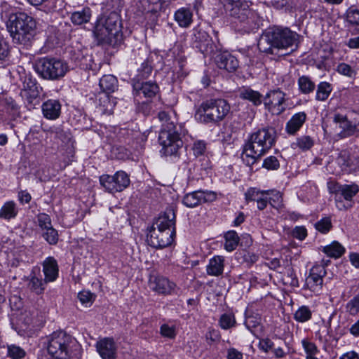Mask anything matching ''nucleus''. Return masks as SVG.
<instances>
[{"mask_svg": "<svg viewBox=\"0 0 359 359\" xmlns=\"http://www.w3.org/2000/svg\"><path fill=\"white\" fill-rule=\"evenodd\" d=\"M134 90L137 94H143L145 97H153L158 91V86L156 83L147 81L144 83H135L133 85Z\"/></svg>", "mask_w": 359, "mask_h": 359, "instance_id": "obj_24", "label": "nucleus"}, {"mask_svg": "<svg viewBox=\"0 0 359 359\" xmlns=\"http://www.w3.org/2000/svg\"><path fill=\"white\" fill-rule=\"evenodd\" d=\"M142 13L145 18L149 19L155 24L158 20V13L163 10L164 0H142Z\"/></svg>", "mask_w": 359, "mask_h": 359, "instance_id": "obj_18", "label": "nucleus"}, {"mask_svg": "<svg viewBox=\"0 0 359 359\" xmlns=\"http://www.w3.org/2000/svg\"><path fill=\"white\" fill-rule=\"evenodd\" d=\"M224 261L222 256H215L210 259L206 269L207 273L214 276L221 275L224 271Z\"/></svg>", "mask_w": 359, "mask_h": 359, "instance_id": "obj_31", "label": "nucleus"}, {"mask_svg": "<svg viewBox=\"0 0 359 359\" xmlns=\"http://www.w3.org/2000/svg\"><path fill=\"white\" fill-rule=\"evenodd\" d=\"M43 271L45 276L44 282H53L58 276V266L57 261L52 257H48L43 263Z\"/></svg>", "mask_w": 359, "mask_h": 359, "instance_id": "obj_23", "label": "nucleus"}, {"mask_svg": "<svg viewBox=\"0 0 359 359\" xmlns=\"http://www.w3.org/2000/svg\"><path fill=\"white\" fill-rule=\"evenodd\" d=\"M312 313L306 306H302L298 309L294 315V319L300 323H304L311 318Z\"/></svg>", "mask_w": 359, "mask_h": 359, "instance_id": "obj_42", "label": "nucleus"}, {"mask_svg": "<svg viewBox=\"0 0 359 359\" xmlns=\"http://www.w3.org/2000/svg\"><path fill=\"white\" fill-rule=\"evenodd\" d=\"M71 58L77 65H83V61L86 60V55L83 53V50L79 48L74 49L71 51Z\"/></svg>", "mask_w": 359, "mask_h": 359, "instance_id": "obj_56", "label": "nucleus"}, {"mask_svg": "<svg viewBox=\"0 0 359 359\" xmlns=\"http://www.w3.org/2000/svg\"><path fill=\"white\" fill-rule=\"evenodd\" d=\"M174 18L180 27L187 28L193 22V13L189 8H181L175 12Z\"/></svg>", "mask_w": 359, "mask_h": 359, "instance_id": "obj_26", "label": "nucleus"}, {"mask_svg": "<svg viewBox=\"0 0 359 359\" xmlns=\"http://www.w3.org/2000/svg\"><path fill=\"white\" fill-rule=\"evenodd\" d=\"M91 18V10L84 8L80 11L74 12L71 16V20L74 25H80L89 22Z\"/></svg>", "mask_w": 359, "mask_h": 359, "instance_id": "obj_34", "label": "nucleus"}, {"mask_svg": "<svg viewBox=\"0 0 359 359\" xmlns=\"http://www.w3.org/2000/svg\"><path fill=\"white\" fill-rule=\"evenodd\" d=\"M299 90L304 94H309L315 89L316 85L311 79L306 76H302L298 79Z\"/></svg>", "mask_w": 359, "mask_h": 359, "instance_id": "obj_39", "label": "nucleus"}, {"mask_svg": "<svg viewBox=\"0 0 359 359\" xmlns=\"http://www.w3.org/2000/svg\"><path fill=\"white\" fill-rule=\"evenodd\" d=\"M175 215L172 209L167 210L161 215L153 226L162 231H175Z\"/></svg>", "mask_w": 359, "mask_h": 359, "instance_id": "obj_21", "label": "nucleus"}, {"mask_svg": "<svg viewBox=\"0 0 359 359\" xmlns=\"http://www.w3.org/2000/svg\"><path fill=\"white\" fill-rule=\"evenodd\" d=\"M316 229L323 233L328 232L331 227V220L328 217L323 218L315 224Z\"/></svg>", "mask_w": 359, "mask_h": 359, "instance_id": "obj_54", "label": "nucleus"}, {"mask_svg": "<svg viewBox=\"0 0 359 359\" xmlns=\"http://www.w3.org/2000/svg\"><path fill=\"white\" fill-rule=\"evenodd\" d=\"M18 210L13 201H8L0 209V218L10 219L18 215Z\"/></svg>", "mask_w": 359, "mask_h": 359, "instance_id": "obj_35", "label": "nucleus"}, {"mask_svg": "<svg viewBox=\"0 0 359 359\" xmlns=\"http://www.w3.org/2000/svg\"><path fill=\"white\" fill-rule=\"evenodd\" d=\"M45 282L41 278L36 277L35 275L31 276L28 280L27 288L32 293L40 295L45 290Z\"/></svg>", "mask_w": 359, "mask_h": 359, "instance_id": "obj_33", "label": "nucleus"}, {"mask_svg": "<svg viewBox=\"0 0 359 359\" xmlns=\"http://www.w3.org/2000/svg\"><path fill=\"white\" fill-rule=\"evenodd\" d=\"M261 191H259V190L257 189L256 188L249 189L245 194L246 201L249 202V201H255V200H257V197H258V196L260 195Z\"/></svg>", "mask_w": 359, "mask_h": 359, "instance_id": "obj_60", "label": "nucleus"}, {"mask_svg": "<svg viewBox=\"0 0 359 359\" xmlns=\"http://www.w3.org/2000/svg\"><path fill=\"white\" fill-rule=\"evenodd\" d=\"M323 252L330 257L338 258L344 253L345 249L340 243L334 241L324 247Z\"/></svg>", "mask_w": 359, "mask_h": 359, "instance_id": "obj_36", "label": "nucleus"}, {"mask_svg": "<svg viewBox=\"0 0 359 359\" xmlns=\"http://www.w3.org/2000/svg\"><path fill=\"white\" fill-rule=\"evenodd\" d=\"M332 88L330 83L327 82H321L318 85L316 98L319 101H325L330 96Z\"/></svg>", "mask_w": 359, "mask_h": 359, "instance_id": "obj_37", "label": "nucleus"}, {"mask_svg": "<svg viewBox=\"0 0 359 359\" xmlns=\"http://www.w3.org/2000/svg\"><path fill=\"white\" fill-rule=\"evenodd\" d=\"M240 97L244 100H248L255 105H259L262 102V95L257 91L247 88L241 91Z\"/></svg>", "mask_w": 359, "mask_h": 359, "instance_id": "obj_40", "label": "nucleus"}, {"mask_svg": "<svg viewBox=\"0 0 359 359\" xmlns=\"http://www.w3.org/2000/svg\"><path fill=\"white\" fill-rule=\"evenodd\" d=\"M275 142V131L273 128L262 129L252 133L245 144L242 154L243 160L248 165H253L271 148Z\"/></svg>", "mask_w": 359, "mask_h": 359, "instance_id": "obj_1", "label": "nucleus"}, {"mask_svg": "<svg viewBox=\"0 0 359 359\" xmlns=\"http://www.w3.org/2000/svg\"><path fill=\"white\" fill-rule=\"evenodd\" d=\"M99 85L104 93L109 95L117 88L118 81L113 75H104L100 79Z\"/></svg>", "mask_w": 359, "mask_h": 359, "instance_id": "obj_32", "label": "nucleus"}, {"mask_svg": "<svg viewBox=\"0 0 359 359\" xmlns=\"http://www.w3.org/2000/svg\"><path fill=\"white\" fill-rule=\"evenodd\" d=\"M327 184L330 193L337 194L341 192L342 185L339 184L337 182L330 180Z\"/></svg>", "mask_w": 359, "mask_h": 359, "instance_id": "obj_63", "label": "nucleus"}, {"mask_svg": "<svg viewBox=\"0 0 359 359\" xmlns=\"http://www.w3.org/2000/svg\"><path fill=\"white\" fill-rule=\"evenodd\" d=\"M231 107L224 99H210L198 107L195 116L203 123H217L229 113Z\"/></svg>", "mask_w": 359, "mask_h": 359, "instance_id": "obj_6", "label": "nucleus"}, {"mask_svg": "<svg viewBox=\"0 0 359 359\" xmlns=\"http://www.w3.org/2000/svg\"><path fill=\"white\" fill-rule=\"evenodd\" d=\"M337 71L342 75L352 78L355 76V72L351 68V67L346 63H340L337 67Z\"/></svg>", "mask_w": 359, "mask_h": 359, "instance_id": "obj_55", "label": "nucleus"}, {"mask_svg": "<svg viewBox=\"0 0 359 359\" xmlns=\"http://www.w3.org/2000/svg\"><path fill=\"white\" fill-rule=\"evenodd\" d=\"M158 118L161 123V129L174 128V127L177 126L176 115L171 109L159 111L158 113Z\"/></svg>", "mask_w": 359, "mask_h": 359, "instance_id": "obj_30", "label": "nucleus"}, {"mask_svg": "<svg viewBox=\"0 0 359 359\" xmlns=\"http://www.w3.org/2000/svg\"><path fill=\"white\" fill-rule=\"evenodd\" d=\"M226 359H243V353L234 348L227 351Z\"/></svg>", "mask_w": 359, "mask_h": 359, "instance_id": "obj_64", "label": "nucleus"}, {"mask_svg": "<svg viewBox=\"0 0 359 359\" xmlns=\"http://www.w3.org/2000/svg\"><path fill=\"white\" fill-rule=\"evenodd\" d=\"M215 61L218 68L228 72H234L239 67L236 57L227 51L218 53Z\"/></svg>", "mask_w": 359, "mask_h": 359, "instance_id": "obj_19", "label": "nucleus"}, {"mask_svg": "<svg viewBox=\"0 0 359 359\" xmlns=\"http://www.w3.org/2000/svg\"><path fill=\"white\" fill-rule=\"evenodd\" d=\"M285 95V93L279 90H272L266 95L264 104L273 113L280 114L285 109L283 106Z\"/></svg>", "mask_w": 359, "mask_h": 359, "instance_id": "obj_20", "label": "nucleus"}, {"mask_svg": "<svg viewBox=\"0 0 359 359\" xmlns=\"http://www.w3.org/2000/svg\"><path fill=\"white\" fill-rule=\"evenodd\" d=\"M236 324L235 317L231 313H224L219 318V325L222 329L227 330Z\"/></svg>", "mask_w": 359, "mask_h": 359, "instance_id": "obj_48", "label": "nucleus"}, {"mask_svg": "<svg viewBox=\"0 0 359 359\" xmlns=\"http://www.w3.org/2000/svg\"><path fill=\"white\" fill-rule=\"evenodd\" d=\"M96 350L102 359H116L118 346L111 337H104L98 340Z\"/></svg>", "mask_w": 359, "mask_h": 359, "instance_id": "obj_16", "label": "nucleus"}, {"mask_svg": "<svg viewBox=\"0 0 359 359\" xmlns=\"http://www.w3.org/2000/svg\"><path fill=\"white\" fill-rule=\"evenodd\" d=\"M95 294L89 291H81L78 294V298L82 304L86 306L89 304L91 305L95 300Z\"/></svg>", "mask_w": 359, "mask_h": 359, "instance_id": "obj_53", "label": "nucleus"}, {"mask_svg": "<svg viewBox=\"0 0 359 359\" xmlns=\"http://www.w3.org/2000/svg\"><path fill=\"white\" fill-rule=\"evenodd\" d=\"M120 28L119 16L116 12L102 15L97 20L93 33L100 43H111Z\"/></svg>", "mask_w": 359, "mask_h": 359, "instance_id": "obj_7", "label": "nucleus"}, {"mask_svg": "<svg viewBox=\"0 0 359 359\" xmlns=\"http://www.w3.org/2000/svg\"><path fill=\"white\" fill-rule=\"evenodd\" d=\"M263 166L268 170H276L279 168L280 164L277 158L271 156L264 161Z\"/></svg>", "mask_w": 359, "mask_h": 359, "instance_id": "obj_58", "label": "nucleus"}, {"mask_svg": "<svg viewBox=\"0 0 359 359\" xmlns=\"http://www.w3.org/2000/svg\"><path fill=\"white\" fill-rule=\"evenodd\" d=\"M42 112L45 118L50 120L57 119L61 113V104L55 100H48L42 106Z\"/></svg>", "mask_w": 359, "mask_h": 359, "instance_id": "obj_22", "label": "nucleus"}, {"mask_svg": "<svg viewBox=\"0 0 359 359\" xmlns=\"http://www.w3.org/2000/svg\"><path fill=\"white\" fill-rule=\"evenodd\" d=\"M161 334L169 339H174L176 336V327L175 325L163 324L160 327Z\"/></svg>", "mask_w": 359, "mask_h": 359, "instance_id": "obj_52", "label": "nucleus"}, {"mask_svg": "<svg viewBox=\"0 0 359 359\" xmlns=\"http://www.w3.org/2000/svg\"><path fill=\"white\" fill-rule=\"evenodd\" d=\"M346 19L350 25L359 28V9L350 7L346 11Z\"/></svg>", "mask_w": 359, "mask_h": 359, "instance_id": "obj_46", "label": "nucleus"}, {"mask_svg": "<svg viewBox=\"0 0 359 359\" xmlns=\"http://www.w3.org/2000/svg\"><path fill=\"white\" fill-rule=\"evenodd\" d=\"M299 35L288 28L273 27L258 43L259 49L271 54L275 50H287L297 46Z\"/></svg>", "mask_w": 359, "mask_h": 359, "instance_id": "obj_2", "label": "nucleus"}, {"mask_svg": "<svg viewBox=\"0 0 359 359\" xmlns=\"http://www.w3.org/2000/svg\"><path fill=\"white\" fill-rule=\"evenodd\" d=\"M206 149L205 143L203 141L199 140L194 143L192 150L196 156H201L204 154Z\"/></svg>", "mask_w": 359, "mask_h": 359, "instance_id": "obj_59", "label": "nucleus"}, {"mask_svg": "<svg viewBox=\"0 0 359 359\" xmlns=\"http://www.w3.org/2000/svg\"><path fill=\"white\" fill-rule=\"evenodd\" d=\"M313 144V140L311 137L305 135L297 138L292 146L294 148L298 147L302 150H307L311 149Z\"/></svg>", "mask_w": 359, "mask_h": 359, "instance_id": "obj_43", "label": "nucleus"}, {"mask_svg": "<svg viewBox=\"0 0 359 359\" xmlns=\"http://www.w3.org/2000/svg\"><path fill=\"white\" fill-rule=\"evenodd\" d=\"M43 238L50 245H55L58 241V233L53 226L41 231Z\"/></svg>", "mask_w": 359, "mask_h": 359, "instance_id": "obj_47", "label": "nucleus"}, {"mask_svg": "<svg viewBox=\"0 0 359 359\" xmlns=\"http://www.w3.org/2000/svg\"><path fill=\"white\" fill-rule=\"evenodd\" d=\"M358 191V185L353 183L351 184H343L340 194L346 201H351Z\"/></svg>", "mask_w": 359, "mask_h": 359, "instance_id": "obj_41", "label": "nucleus"}, {"mask_svg": "<svg viewBox=\"0 0 359 359\" xmlns=\"http://www.w3.org/2000/svg\"><path fill=\"white\" fill-rule=\"evenodd\" d=\"M216 198V194L213 191H196L186 194L183 198V203L187 207L194 208L203 202L214 201Z\"/></svg>", "mask_w": 359, "mask_h": 359, "instance_id": "obj_15", "label": "nucleus"}, {"mask_svg": "<svg viewBox=\"0 0 359 359\" xmlns=\"http://www.w3.org/2000/svg\"><path fill=\"white\" fill-rule=\"evenodd\" d=\"M55 137L60 140L62 144L65 145H70L72 147V137L71 134L67 131H64L61 129H57L55 131Z\"/></svg>", "mask_w": 359, "mask_h": 359, "instance_id": "obj_50", "label": "nucleus"}, {"mask_svg": "<svg viewBox=\"0 0 359 359\" xmlns=\"http://www.w3.org/2000/svg\"><path fill=\"white\" fill-rule=\"evenodd\" d=\"M302 344L306 353V358L315 357L319 352L317 346L307 339H304L302 341Z\"/></svg>", "mask_w": 359, "mask_h": 359, "instance_id": "obj_44", "label": "nucleus"}, {"mask_svg": "<svg viewBox=\"0 0 359 359\" xmlns=\"http://www.w3.org/2000/svg\"><path fill=\"white\" fill-rule=\"evenodd\" d=\"M149 287L158 294H171L175 292L176 285L167 278L160 276H151L149 280Z\"/></svg>", "mask_w": 359, "mask_h": 359, "instance_id": "obj_14", "label": "nucleus"}, {"mask_svg": "<svg viewBox=\"0 0 359 359\" xmlns=\"http://www.w3.org/2000/svg\"><path fill=\"white\" fill-rule=\"evenodd\" d=\"M334 163L338 168H335L333 172L339 175L343 172H351L359 168V157L351 156L346 151H342L339 154Z\"/></svg>", "mask_w": 359, "mask_h": 359, "instance_id": "obj_13", "label": "nucleus"}, {"mask_svg": "<svg viewBox=\"0 0 359 359\" xmlns=\"http://www.w3.org/2000/svg\"><path fill=\"white\" fill-rule=\"evenodd\" d=\"M196 41L198 43L197 48L201 53H208L212 48V41L205 31L198 30L195 34Z\"/></svg>", "mask_w": 359, "mask_h": 359, "instance_id": "obj_27", "label": "nucleus"}, {"mask_svg": "<svg viewBox=\"0 0 359 359\" xmlns=\"http://www.w3.org/2000/svg\"><path fill=\"white\" fill-rule=\"evenodd\" d=\"M158 142L162 146L161 152L164 156L175 155L183 144L177 126L174 128L161 129Z\"/></svg>", "mask_w": 359, "mask_h": 359, "instance_id": "obj_9", "label": "nucleus"}, {"mask_svg": "<svg viewBox=\"0 0 359 359\" xmlns=\"http://www.w3.org/2000/svg\"><path fill=\"white\" fill-rule=\"evenodd\" d=\"M306 118L304 112H299L292 116L286 125V131L290 135H294L302 126Z\"/></svg>", "mask_w": 359, "mask_h": 359, "instance_id": "obj_29", "label": "nucleus"}, {"mask_svg": "<svg viewBox=\"0 0 359 359\" xmlns=\"http://www.w3.org/2000/svg\"><path fill=\"white\" fill-rule=\"evenodd\" d=\"M41 88L37 86L34 79L30 76H25L22 83L21 96L24 98L31 108L40 103L39 95Z\"/></svg>", "mask_w": 359, "mask_h": 359, "instance_id": "obj_12", "label": "nucleus"}, {"mask_svg": "<svg viewBox=\"0 0 359 359\" xmlns=\"http://www.w3.org/2000/svg\"><path fill=\"white\" fill-rule=\"evenodd\" d=\"M138 71L142 78H146L151 73L152 68L147 61H144L142 63L141 67L138 69Z\"/></svg>", "mask_w": 359, "mask_h": 359, "instance_id": "obj_61", "label": "nucleus"}, {"mask_svg": "<svg viewBox=\"0 0 359 359\" xmlns=\"http://www.w3.org/2000/svg\"><path fill=\"white\" fill-rule=\"evenodd\" d=\"M79 345L76 339L65 332H54L47 344L48 353L53 359H70L75 355Z\"/></svg>", "mask_w": 359, "mask_h": 359, "instance_id": "obj_5", "label": "nucleus"}, {"mask_svg": "<svg viewBox=\"0 0 359 359\" xmlns=\"http://www.w3.org/2000/svg\"><path fill=\"white\" fill-rule=\"evenodd\" d=\"M346 309V311L352 316L359 313V294L347 303Z\"/></svg>", "mask_w": 359, "mask_h": 359, "instance_id": "obj_51", "label": "nucleus"}, {"mask_svg": "<svg viewBox=\"0 0 359 359\" xmlns=\"http://www.w3.org/2000/svg\"><path fill=\"white\" fill-rule=\"evenodd\" d=\"M100 184L109 193L122 191L130 184L128 175L123 171H117L114 175H102Z\"/></svg>", "mask_w": 359, "mask_h": 359, "instance_id": "obj_10", "label": "nucleus"}, {"mask_svg": "<svg viewBox=\"0 0 359 359\" xmlns=\"http://www.w3.org/2000/svg\"><path fill=\"white\" fill-rule=\"evenodd\" d=\"M334 121L339 123V128L342 129L341 133L344 137L353 135L358 129L356 125L352 124L346 116L337 114L334 115Z\"/></svg>", "mask_w": 359, "mask_h": 359, "instance_id": "obj_28", "label": "nucleus"}, {"mask_svg": "<svg viewBox=\"0 0 359 359\" xmlns=\"http://www.w3.org/2000/svg\"><path fill=\"white\" fill-rule=\"evenodd\" d=\"M306 235V229L304 226H296L292 231V236L301 241L304 240Z\"/></svg>", "mask_w": 359, "mask_h": 359, "instance_id": "obj_62", "label": "nucleus"}, {"mask_svg": "<svg viewBox=\"0 0 359 359\" xmlns=\"http://www.w3.org/2000/svg\"><path fill=\"white\" fill-rule=\"evenodd\" d=\"M175 231H162L152 226L147 233L148 244L155 248L169 246L173 241Z\"/></svg>", "mask_w": 359, "mask_h": 359, "instance_id": "obj_11", "label": "nucleus"}, {"mask_svg": "<svg viewBox=\"0 0 359 359\" xmlns=\"http://www.w3.org/2000/svg\"><path fill=\"white\" fill-rule=\"evenodd\" d=\"M7 355L12 359H22L25 355V351L21 347L11 344L7 346Z\"/></svg>", "mask_w": 359, "mask_h": 359, "instance_id": "obj_45", "label": "nucleus"}, {"mask_svg": "<svg viewBox=\"0 0 359 359\" xmlns=\"http://www.w3.org/2000/svg\"><path fill=\"white\" fill-rule=\"evenodd\" d=\"M239 237L235 231H229L225 234L224 248L228 252L236 249L238 244Z\"/></svg>", "mask_w": 359, "mask_h": 359, "instance_id": "obj_38", "label": "nucleus"}, {"mask_svg": "<svg viewBox=\"0 0 359 359\" xmlns=\"http://www.w3.org/2000/svg\"><path fill=\"white\" fill-rule=\"evenodd\" d=\"M7 27L15 43L27 45L36 34V22L27 13L19 12L10 15Z\"/></svg>", "mask_w": 359, "mask_h": 359, "instance_id": "obj_3", "label": "nucleus"}, {"mask_svg": "<svg viewBox=\"0 0 359 359\" xmlns=\"http://www.w3.org/2000/svg\"><path fill=\"white\" fill-rule=\"evenodd\" d=\"M224 8L234 23L239 25L243 32H250L258 27L257 15L250 8L245 0H226Z\"/></svg>", "mask_w": 359, "mask_h": 359, "instance_id": "obj_4", "label": "nucleus"}, {"mask_svg": "<svg viewBox=\"0 0 359 359\" xmlns=\"http://www.w3.org/2000/svg\"><path fill=\"white\" fill-rule=\"evenodd\" d=\"M69 70L65 61L55 57H45L38 60L36 71L43 79L58 80L63 77Z\"/></svg>", "mask_w": 359, "mask_h": 359, "instance_id": "obj_8", "label": "nucleus"}, {"mask_svg": "<svg viewBox=\"0 0 359 359\" xmlns=\"http://www.w3.org/2000/svg\"><path fill=\"white\" fill-rule=\"evenodd\" d=\"M6 109L11 116H15L19 114V107L16 102L12 99L6 100Z\"/></svg>", "mask_w": 359, "mask_h": 359, "instance_id": "obj_57", "label": "nucleus"}, {"mask_svg": "<svg viewBox=\"0 0 359 359\" xmlns=\"http://www.w3.org/2000/svg\"><path fill=\"white\" fill-rule=\"evenodd\" d=\"M116 104V99L107 93L100 95L98 109L102 114H111Z\"/></svg>", "mask_w": 359, "mask_h": 359, "instance_id": "obj_25", "label": "nucleus"}, {"mask_svg": "<svg viewBox=\"0 0 359 359\" xmlns=\"http://www.w3.org/2000/svg\"><path fill=\"white\" fill-rule=\"evenodd\" d=\"M36 218L38 226L41 231L46 230L50 226H53L51 223V219L47 214L40 213L36 216Z\"/></svg>", "mask_w": 359, "mask_h": 359, "instance_id": "obj_49", "label": "nucleus"}, {"mask_svg": "<svg viewBox=\"0 0 359 359\" xmlns=\"http://www.w3.org/2000/svg\"><path fill=\"white\" fill-rule=\"evenodd\" d=\"M326 271L323 265L316 264L310 270L309 276L306 279L308 287L313 291L318 292L323 287V278Z\"/></svg>", "mask_w": 359, "mask_h": 359, "instance_id": "obj_17", "label": "nucleus"}]
</instances>
